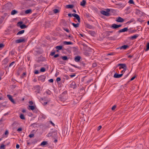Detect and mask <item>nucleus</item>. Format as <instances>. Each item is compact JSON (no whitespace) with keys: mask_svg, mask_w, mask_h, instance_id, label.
Here are the masks:
<instances>
[{"mask_svg":"<svg viewBox=\"0 0 149 149\" xmlns=\"http://www.w3.org/2000/svg\"><path fill=\"white\" fill-rule=\"evenodd\" d=\"M68 15L70 17H71L72 16H73L77 20L79 23L80 22V18L79 16L77 14L75 13H73L72 14L69 13L68 14Z\"/></svg>","mask_w":149,"mask_h":149,"instance_id":"nucleus-1","label":"nucleus"},{"mask_svg":"<svg viewBox=\"0 0 149 149\" xmlns=\"http://www.w3.org/2000/svg\"><path fill=\"white\" fill-rule=\"evenodd\" d=\"M46 78V76L45 75H41L38 77V80L41 82H43L45 81Z\"/></svg>","mask_w":149,"mask_h":149,"instance_id":"nucleus-2","label":"nucleus"},{"mask_svg":"<svg viewBox=\"0 0 149 149\" xmlns=\"http://www.w3.org/2000/svg\"><path fill=\"white\" fill-rule=\"evenodd\" d=\"M117 66H120L119 69H121L122 68L124 70H126L127 66L126 64L125 63H120Z\"/></svg>","mask_w":149,"mask_h":149,"instance_id":"nucleus-3","label":"nucleus"},{"mask_svg":"<svg viewBox=\"0 0 149 149\" xmlns=\"http://www.w3.org/2000/svg\"><path fill=\"white\" fill-rule=\"evenodd\" d=\"M6 9L9 10H11L13 8V5L10 3H8L6 4Z\"/></svg>","mask_w":149,"mask_h":149,"instance_id":"nucleus-4","label":"nucleus"},{"mask_svg":"<svg viewBox=\"0 0 149 149\" xmlns=\"http://www.w3.org/2000/svg\"><path fill=\"white\" fill-rule=\"evenodd\" d=\"M121 26L122 25L120 24L117 25L115 24H112L110 27L113 28V29H117L119 27H121Z\"/></svg>","mask_w":149,"mask_h":149,"instance_id":"nucleus-5","label":"nucleus"},{"mask_svg":"<svg viewBox=\"0 0 149 149\" xmlns=\"http://www.w3.org/2000/svg\"><path fill=\"white\" fill-rule=\"evenodd\" d=\"M60 101L64 102L66 100V97L65 95H60L59 97Z\"/></svg>","mask_w":149,"mask_h":149,"instance_id":"nucleus-6","label":"nucleus"},{"mask_svg":"<svg viewBox=\"0 0 149 149\" xmlns=\"http://www.w3.org/2000/svg\"><path fill=\"white\" fill-rule=\"evenodd\" d=\"M7 96L9 99L14 104L16 103L15 102L12 98V96L10 95H8Z\"/></svg>","mask_w":149,"mask_h":149,"instance_id":"nucleus-7","label":"nucleus"},{"mask_svg":"<svg viewBox=\"0 0 149 149\" xmlns=\"http://www.w3.org/2000/svg\"><path fill=\"white\" fill-rule=\"evenodd\" d=\"M123 75V74H118L117 73H115L113 76V77L116 78H119L121 77Z\"/></svg>","mask_w":149,"mask_h":149,"instance_id":"nucleus-8","label":"nucleus"},{"mask_svg":"<svg viewBox=\"0 0 149 149\" xmlns=\"http://www.w3.org/2000/svg\"><path fill=\"white\" fill-rule=\"evenodd\" d=\"M101 13L106 16H109L110 15L109 13L107 12L106 11H102L101 12Z\"/></svg>","mask_w":149,"mask_h":149,"instance_id":"nucleus-9","label":"nucleus"},{"mask_svg":"<svg viewBox=\"0 0 149 149\" xmlns=\"http://www.w3.org/2000/svg\"><path fill=\"white\" fill-rule=\"evenodd\" d=\"M81 58V57L79 56H76L74 58L75 61L76 62H79Z\"/></svg>","mask_w":149,"mask_h":149,"instance_id":"nucleus-10","label":"nucleus"},{"mask_svg":"<svg viewBox=\"0 0 149 149\" xmlns=\"http://www.w3.org/2000/svg\"><path fill=\"white\" fill-rule=\"evenodd\" d=\"M116 21L119 22H122L124 21V19L120 17H119L116 19Z\"/></svg>","mask_w":149,"mask_h":149,"instance_id":"nucleus-11","label":"nucleus"},{"mask_svg":"<svg viewBox=\"0 0 149 149\" xmlns=\"http://www.w3.org/2000/svg\"><path fill=\"white\" fill-rule=\"evenodd\" d=\"M128 30V29L127 28H125L119 30L118 31V32L119 33H122V32H124L125 31H127Z\"/></svg>","mask_w":149,"mask_h":149,"instance_id":"nucleus-12","label":"nucleus"},{"mask_svg":"<svg viewBox=\"0 0 149 149\" xmlns=\"http://www.w3.org/2000/svg\"><path fill=\"white\" fill-rule=\"evenodd\" d=\"M25 41L24 39H18L15 40V42L16 43H18L23 42H24Z\"/></svg>","mask_w":149,"mask_h":149,"instance_id":"nucleus-13","label":"nucleus"},{"mask_svg":"<svg viewBox=\"0 0 149 149\" xmlns=\"http://www.w3.org/2000/svg\"><path fill=\"white\" fill-rule=\"evenodd\" d=\"M76 84L75 82L72 81L70 84V87L74 89H75L76 88Z\"/></svg>","mask_w":149,"mask_h":149,"instance_id":"nucleus-14","label":"nucleus"},{"mask_svg":"<svg viewBox=\"0 0 149 149\" xmlns=\"http://www.w3.org/2000/svg\"><path fill=\"white\" fill-rule=\"evenodd\" d=\"M139 36V35L137 34L132 36H131L130 37V39L132 40H133L136 39L137 37H138Z\"/></svg>","mask_w":149,"mask_h":149,"instance_id":"nucleus-15","label":"nucleus"},{"mask_svg":"<svg viewBox=\"0 0 149 149\" xmlns=\"http://www.w3.org/2000/svg\"><path fill=\"white\" fill-rule=\"evenodd\" d=\"M128 47H129V46L128 45H124L121 46V47H120V49H126L127 48H128Z\"/></svg>","mask_w":149,"mask_h":149,"instance_id":"nucleus-16","label":"nucleus"},{"mask_svg":"<svg viewBox=\"0 0 149 149\" xmlns=\"http://www.w3.org/2000/svg\"><path fill=\"white\" fill-rule=\"evenodd\" d=\"M63 43L65 45H70L73 44V43L72 42L68 41H64L63 42Z\"/></svg>","mask_w":149,"mask_h":149,"instance_id":"nucleus-17","label":"nucleus"},{"mask_svg":"<svg viewBox=\"0 0 149 149\" xmlns=\"http://www.w3.org/2000/svg\"><path fill=\"white\" fill-rule=\"evenodd\" d=\"M79 23H77L76 24H75L73 23H72V25L74 26V27L75 28H76L77 27H78L79 26Z\"/></svg>","mask_w":149,"mask_h":149,"instance_id":"nucleus-18","label":"nucleus"},{"mask_svg":"<svg viewBox=\"0 0 149 149\" xmlns=\"http://www.w3.org/2000/svg\"><path fill=\"white\" fill-rule=\"evenodd\" d=\"M18 11L15 10H13L11 13V14L12 15H14L17 14Z\"/></svg>","mask_w":149,"mask_h":149,"instance_id":"nucleus-19","label":"nucleus"},{"mask_svg":"<svg viewBox=\"0 0 149 149\" xmlns=\"http://www.w3.org/2000/svg\"><path fill=\"white\" fill-rule=\"evenodd\" d=\"M61 58L63 60L66 61L68 59L67 56H61Z\"/></svg>","mask_w":149,"mask_h":149,"instance_id":"nucleus-20","label":"nucleus"},{"mask_svg":"<svg viewBox=\"0 0 149 149\" xmlns=\"http://www.w3.org/2000/svg\"><path fill=\"white\" fill-rule=\"evenodd\" d=\"M86 3V1L85 0H83L81 2L80 5L82 6H84Z\"/></svg>","mask_w":149,"mask_h":149,"instance_id":"nucleus-21","label":"nucleus"},{"mask_svg":"<svg viewBox=\"0 0 149 149\" xmlns=\"http://www.w3.org/2000/svg\"><path fill=\"white\" fill-rule=\"evenodd\" d=\"M20 27L21 29H24L27 28V26L25 24H22L20 25Z\"/></svg>","mask_w":149,"mask_h":149,"instance_id":"nucleus-22","label":"nucleus"},{"mask_svg":"<svg viewBox=\"0 0 149 149\" xmlns=\"http://www.w3.org/2000/svg\"><path fill=\"white\" fill-rule=\"evenodd\" d=\"M74 7V5H68L66 6V8H72Z\"/></svg>","mask_w":149,"mask_h":149,"instance_id":"nucleus-23","label":"nucleus"},{"mask_svg":"<svg viewBox=\"0 0 149 149\" xmlns=\"http://www.w3.org/2000/svg\"><path fill=\"white\" fill-rule=\"evenodd\" d=\"M24 32V30H21L20 31H19L17 34V35H19L23 33Z\"/></svg>","mask_w":149,"mask_h":149,"instance_id":"nucleus-24","label":"nucleus"},{"mask_svg":"<svg viewBox=\"0 0 149 149\" xmlns=\"http://www.w3.org/2000/svg\"><path fill=\"white\" fill-rule=\"evenodd\" d=\"M47 144V141H43L40 144V146H44Z\"/></svg>","mask_w":149,"mask_h":149,"instance_id":"nucleus-25","label":"nucleus"},{"mask_svg":"<svg viewBox=\"0 0 149 149\" xmlns=\"http://www.w3.org/2000/svg\"><path fill=\"white\" fill-rule=\"evenodd\" d=\"M32 12L31 10L30 9L27 10L25 11V13L26 14H28L31 13Z\"/></svg>","mask_w":149,"mask_h":149,"instance_id":"nucleus-26","label":"nucleus"},{"mask_svg":"<svg viewBox=\"0 0 149 149\" xmlns=\"http://www.w3.org/2000/svg\"><path fill=\"white\" fill-rule=\"evenodd\" d=\"M56 48L57 49L61 50L62 49L63 47L62 46H58L56 47Z\"/></svg>","mask_w":149,"mask_h":149,"instance_id":"nucleus-27","label":"nucleus"},{"mask_svg":"<svg viewBox=\"0 0 149 149\" xmlns=\"http://www.w3.org/2000/svg\"><path fill=\"white\" fill-rule=\"evenodd\" d=\"M20 118L22 120L25 119V118L24 115L22 114H21L19 116Z\"/></svg>","mask_w":149,"mask_h":149,"instance_id":"nucleus-28","label":"nucleus"},{"mask_svg":"<svg viewBox=\"0 0 149 149\" xmlns=\"http://www.w3.org/2000/svg\"><path fill=\"white\" fill-rule=\"evenodd\" d=\"M53 12L54 13H59V10L58 9H54L53 10Z\"/></svg>","mask_w":149,"mask_h":149,"instance_id":"nucleus-29","label":"nucleus"},{"mask_svg":"<svg viewBox=\"0 0 149 149\" xmlns=\"http://www.w3.org/2000/svg\"><path fill=\"white\" fill-rule=\"evenodd\" d=\"M8 15V14L6 13H5L3 15L1 16V17L3 19H4L5 17Z\"/></svg>","mask_w":149,"mask_h":149,"instance_id":"nucleus-30","label":"nucleus"},{"mask_svg":"<svg viewBox=\"0 0 149 149\" xmlns=\"http://www.w3.org/2000/svg\"><path fill=\"white\" fill-rule=\"evenodd\" d=\"M149 49V42L146 45V48L145 50L146 51H148Z\"/></svg>","mask_w":149,"mask_h":149,"instance_id":"nucleus-31","label":"nucleus"},{"mask_svg":"<svg viewBox=\"0 0 149 149\" xmlns=\"http://www.w3.org/2000/svg\"><path fill=\"white\" fill-rule=\"evenodd\" d=\"M29 107L31 110H33L35 109L33 105H29Z\"/></svg>","mask_w":149,"mask_h":149,"instance_id":"nucleus-32","label":"nucleus"},{"mask_svg":"<svg viewBox=\"0 0 149 149\" xmlns=\"http://www.w3.org/2000/svg\"><path fill=\"white\" fill-rule=\"evenodd\" d=\"M89 32L92 36H94L95 34V32L94 31H89Z\"/></svg>","mask_w":149,"mask_h":149,"instance_id":"nucleus-33","label":"nucleus"},{"mask_svg":"<svg viewBox=\"0 0 149 149\" xmlns=\"http://www.w3.org/2000/svg\"><path fill=\"white\" fill-rule=\"evenodd\" d=\"M46 93L49 95H50L51 94V92L49 90H47L46 91Z\"/></svg>","mask_w":149,"mask_h":149,"instance_id":"nucleus-34","label":"nucleus"},{"mask_svg":"<svg viewBox=\"0 0 149 149\" xmlns=\"http://www.w3.org/2000/svg\"><path fill=\"white\" fill-rule=\"evenodd\" d=\"M5 145L2 144L0 146V149H5Z\"/></svg>","mask_w":149,"mask_h":149,"instance_id":"nucleus-35","label":"nucleus"},{"mask_svg":"<svg viewBox=\"0 0 149 149\" xmlns=\"http://www.w3.org/2000/svg\"><path fill=\"white\" fill-rule=\"evenodd\" d=\"M45 71V69L44 68H42L40 70V72H44Z\"/></svg>","mask_w":149,"mask_h":149,"instance_id":"nucleus-36","label":"nucleus"},{"mask_svg":"<svg viewBox=\"0 0 149 149\" xmlns=\"http://www.w3.org/2000/svg\"><path fill=\"white\" fill-rule=\"evenodd\" d=\"M15 63V61H13L9 65V66L10 67L12 66Z\"/></svg>","mask_w":149,"mask_h":149,"instance_id":"nucleus-37","label":"nucleus"},{"mask_svg":"<svg viewBox=\"0 0 149 149\" xmlns=\"http://www.w3.org/2000/svg\"><path fill=\"white\" fill-rule=\"evenodd\" d=\"M128 2L130 4H134V2L133 0H130Z\"/></svg>","mask_w":149,"mask_h":149,"instance_id":"nucleus-38","label":"nucleus"},{"mask_svg":"<svg viewBox=\"0 0 149 149\" xmlns=\"http://www.w3.org/2000/svg\"><path fill=\"white\" fill-rule=\"evenodd\" d=\"M116 106L115 105H114L111 108V109L112 110H114L116 108Z\"/></svg>","mask_w":149,"mask_h":149,"instance_id":"nucleus-39","label":"nucleus"},{"mask_svg":"<svg viewBox=\"0 0 149 149\" xmlns=\"http://www.w3.org/2000/svg\"><path fill=\"white\" fill-rule=\"evenodd\" d=\"M67 92L66 91H64L61 95H64L67 94Z\"/></svg>","mask_w":149,"mask_h":149,"instance_id":"nucleus-40","label":"nucleus"},{"mask_svg":"<svg viewBox=\"0 0 149 149\" xmlns=\"http://www.w3.org/2000/svg\"><path fill=\"white\" fill-rule=\"evenodd\" d=\"M55 54V52L54 51L53 52H52L51 53V54H50V55L52 56H54V55Z\"/></svg>","mask_w":149,"mask_h":149,"instance_id":"nucleus-41","label":"nucleus"},{"mask_svg":"<svg viewBox=\"0 0 149 149\" xmlns=\"http://www.w3.org/2000/svg\"><path fill=\"white\" fill-rule=\"evenodd\" d=\"M133 21L132 20V19H131L130 20L127 22V23H126V24H129L130 23H131V22H132Z\"/></svg>","mask_w":149,"mask_h":149,"instance_id":"nucleus-42","label":"nucleus"},{"mask_svg":"<svg viewBox=\"0 0 149 149\" xmlns=\"http://www.w3.org/2000/svg\"><path fill=\"white\" fill-rule=\"evenodd\" d=\"M26 72H25L23 73L22 75L21 78H23L24 77V76L26 75Z\"/></svg>","mask_w":149,"mask_h":149,"instance_id":"nucleus-43","label":"nucleus"},{"mask_svg":"<svg viewBox=\"0 0 149 149\" xmlns=\"http://www.w3.org/2000/svg\"><path fill=\"white\" fill-rule=\"evenodd\" d=\"M61 78L60 77H58L56 79V81L58 82L59 81L61 80Z\"/></svg>","mask_w":149,"mask_h":149,"instance_id":"nucleus-44","label":"nucleus"},{"mask_svg":"<svg viewBox=\"0 0 149 149\" xmlns=\"http://www.w3.org/2000/svg\"><path fill=\"white\" fill-rule=\"evenodd\" d=\"M34 136V134H31L29 135V136L30 138H32Z\"/></svg>","mask_w":149,"mask_h":149,"instance_id":"nucleus-45","label":"nucleus"},{"mask_svg":"<svg viewBox=\"0 0 149 149\" xmlns=\"http://www.w3.org/2000/svg\"><path fill=\"white\" fill-rule=\"evenodd\" d=\"M49 81L51 83H53L54 81V80L53 79H51L49 80Z\"/></svg>","mask_w":149,"mask_h":149,"instance_id":"nucleus-46","label":"nucleus"},{"mask_svg":"<svg viewBox=\"0 0 149 149\" xmlns=\"http://www.w3.org/2000/svg\"><path fill=\"white\" fill-rule=\"evenodd\" d=\"M22 130V129L21 128H19L17 130V131L18 132H21Z\"/></svg>","mask_w":149,"mask_h":149,"instance_id":"nucleus-47","label":"nucleus"},{"mask_svg":"<svg viewBox=\"0 0 149 149\" xmlns=\"http://www.w3.org/2000/svg\"><path fill=\"white\" fill-rule=\"evenodd\" d=\"M4 45L2 43L0 44V48H2L4 47Z\"/></svg>","mask_w":149,"mask_h":149,"instance_id":"nucleus-48","label":"nucleus"},{"mask_svg":"<svg viewBox=\"0 0 149 149\" xmlns=\"http://www.w3.org/2000/svg\"><path fill=\"white\" fill-rule=\"evenodd\" d=\"M70 65L71 66H72L75 68H78V67L77 66L75 65H73V64H70Z\"/></svg>","mask_w":149,"mask_h":149,"instance_id":"nucleus-49","label":"nucleus"},{"mask_svg":"<svg viewBox=\"0 0 149 149\" xmlns=\"http://www.w3.org/2000/svg\"><path fill=\"white\" fill-rule=\"evenodd\" d=\"M59 56V55L58 54H56L54 55V58H56L58 57Z\"/></svg>","mask_w":149,"mask_h":149,"instance_id":"nucleus-50","label":"nucleus"},{"mask_svg":"<svg viewBox=\"0 0 149 149\" xmlns=\"http://www.w3.org/2000/svg\"><path fill=\"white\" fill-rule=\"evenodd\" d=\"M101 128H102L101 126L100 125L97 128V131L99 130Z\"/></svg>","mask_w":149,"mask_h":149,"instance_id":"nucleus-51","label":"nucleus"},{"mask_svg":"<svg viewBox=\"0 0 149 149\" xmlns=\"http://www.w3.org/2000/svg\"><path fill=\"white\" fill-rule=\"evenodd\" d=\"M8 130H6L5 132V133H4V134L5 135H8Z\"/></svg>","mask_w":149,"mask_h":149,"instance_id":"nucleus-52","label":"nucleus"},{"mask_svg":"<svg viewBox=\"0 0 149 149\" xmlns=\"http://www.w3.org/2000/svg\"><path fill=\"white\" fill-rule=\"evenodd\" d=\"M39 73V72L38 70H36L34 72V73L36 74H37Z\"/></svg>","mask_w":149,"mask_h":149,"instance_id":"nucleus-53","label":"nucleus"},{"mask_svg":"<svg viewBox=\"0 0 149 149\" xmlns=\"http://www.w3.org/2000/svg\"><path fill=\"white\" fill-rule=\"evenodd\" d=\"M76 75L75 74H70V77H74V76H75Z\"/></svg>","mask_w":149,"mask_h":149,"instance_id":"nucleus-54","label":"nucleus"},{"mask_svg":"<svg viewBox=\"0 0 149 149\" xmlns=\"http://www.w3.org/2000/svg\"><path fill=\"white\" fill-rule=\"evenodd\" d=\"M136 77V76H134L133 77H132L130 79V81H132Z\"/></svg>","mask_w":149,"mask_h":149,"instance_id":"nucleus-55","label":"nucleus"},{"mask_svg":"<svg viewBox=\"0 0 149 149\" xmlns=\"http://www.w3.org/2000/svg\"><path fill=\"white\" fill-rule=\"evenodd\" d=\"M23 23V22L22 21L21 22H19L18 23V24L20 25H21Z\"/></svg>","mask_w":149,"mask_h":149,"instance_id":"nucleus-56","label":"nucleus"},{"mask_svg":"<svg viewBox=\"0 0 149 149\" xmlns=\"http://www.w3.org/2000/svg\"><path fill=\"white\" fill-rule=\"evenodd\" d=\"M64 30L68 33L69 32V30L67 29H64Z\"/></svg>","mask_w":149,"mask_h":149,"instance_id":"nucleus-57","label":"nucleus"},{"mask_svg":"<svg viewBox=\"0 0 149 149\" xmlns=\"http://www.w3.org/2000/svg\"><path fill=\"white\" fill-rule=\"evenodd\" d=\"M107 32L109 33H112L113 32V31H107Z\"/></svg>","mask_w":149,"mask_h":149,"instance_id":"nucleus-58","label":"nucleus"},{"mask_svg":"<svg viewBox=\"0 0 149 149\" xmlns=\"http://www.w3.org/2000/svg\"><path fill=\"white\" fill-rule=\"evenodd\" d=\"M16 147L18 149L19 148V145L18 144H17Z\"/></svg>","mask_w":149,"mask_h":149,"instance_id":"nucleus-59","label":"nucleus"},{"mask_svg":"<svg viewBox=\"0 0 149 149\" xmlns=\"http://www.w3.org/2000/svg\"><path fill=\"white\" fill-rule=\"evenodd\" d=\"M29 104H30L31 105H32L33 104V102H32V101H29Z\"/></svg>","mask_w":149,"mask_h":149,"instance_id":"nucleus-60","label":"nucleus"},{"mask_svg":"<svg viewBox=\"0 0 149 149\" xmlns=\"http://www.w3.org/2000/svg\"><path fill=\"white\" fill-rule=\"evenodd\" d=\"M114 54V53H109V54H107V56H108V55H113Z\"/></svg>","mask_w":149,"mask_h":149,"instance_id":"nucleus-61","label":"nucleus"},{"mask_svg":"<svg viewBox=\"0 0 149 149\" xmlns=\"http://www.w3.org/2000/svg\"><path fill=\"white\" fill-rule=\"evenodd\" d=\"M3 22V20L2 19L0 18V24H1Z\"/></svg>","mask_w":149,"mask_h":149,"instance_id":"nucleus-62","label":"nucleus"},{"mask_svg":"<svg viewBox=\"0 0 149 149\" xmlns=\"http://www.w3.org/2000/svg\"><path fill=\"white\" fill-rule=\"evenodd\" d=\"M68 37L69 38H73V37L70 34V35H69L68 36Z\"/></svg>","mask_w":149,"mask_h":149,"instance_id":"nucleus-63","label":"nucleus"},{"mask_svg":"<svg viewBox=\"0 0 149 149\" xmlns=\"http://www.w3.org/2000/svg\"><path fill=\"white\" fill-rule=\"evenodd\" d=\"M47 103V102H44V103H43V105H46Z\"/></svg>","mask_w":149,"mask_h":149,"instance_id":"nucleus-64","label":"nucleus"}]
</instances>
